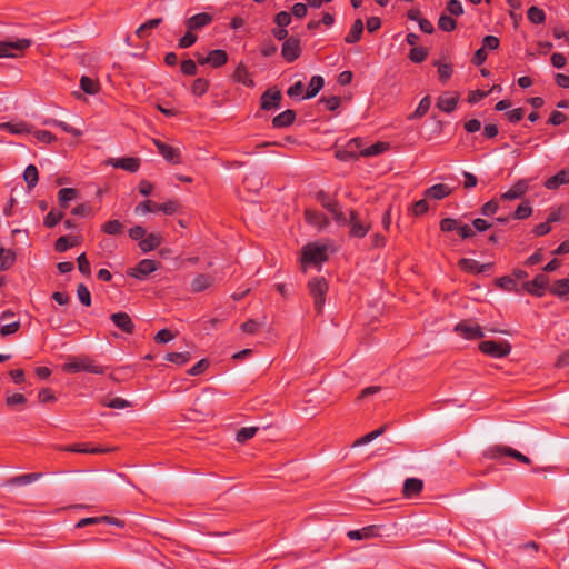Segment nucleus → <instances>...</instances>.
<instances>
[{
    "mask_svg": "<svg viewBox=\"0 0 569 569\" xmlns=\"http://www.w3.org/2000/svg\"><path fill=\"white\" fill-rule=\"evenodd\" d=\"M351 147L355 148H361L362 147V140L359 138L351 139L345 148L338 150L336 152V157L341 161H353L358 160L360 156V151H352L350 150Z\"/></svg>",
    "mask_w": 569,
    "mask_h": 569,
    "instance_id": "nucleus-16",
    "label": "nucleus"
},
{
    "mask_svg": "<svg viewBox=\"0 0 569 569\" xmlns=\"http://www.w3.org/2000/svg\"><path fill=\"white\" fill-rule=\"evenodd\" d=\"M329 212L332 214V218L337 223L347 224V221L349 220V218H347L346 214L343 213L342 208L339 204V202L336 203V206H333L329 210Z\"/></svg>",
    "mask_w": 569,
    "mask_h": 569,
    "instance_id": "nucleus-60",
    "label": "nucleus"
},
{
    "mask_svg": "<svg viewBox=\"0 0 569 569\" xmlns=\"http://www.w3.org/2000/svg\"><path fill=\"white\" fill-rule=\"evenodd\" d=\"M232 79L236 82L241 83L249 88H252L254 86V81L250 77L248 69L243 63H239L237 66V68L234 69V72L232 74Z\"/></svg>",
    "mask_w": 569,
    "mask_h": 569,
    "instance_id": "nucleus-26",
    "label": "nucleus"
},
{
    "mask_svg": "<svg viewBox=\"0 0 569 569\" xmlns=\"http://www.w3.org/2000/svg\"><path fill=\"white\" fill-rule=\"evenodd\" d=\"M0 130L9 131L12 134H26L31 132V128L28 123L20 121V122H2L0 123Z\"/></svg>",
    "mask_w": 569,
    "mask_h": 569,
    "instance_id": "nucleus-29",
    "label": "nucleus"
},
{
    "mask_svg": "<svg viewBox=\"0 0 569 569\" xmlns=\"http://www.w3.org/2000/svg\"><path fill=\"white\" fill-rule=\"evenodd\" d=\"M23 179L29 189H32L37 186L39 181L38 169L34 164H29L23 171Z\"/></svg>",
    "mask_w": 569,
    "mask_h": 569,
    "instance_id": "nucleus-41",
    "label": "nucleus"
},
{
    "mask_svg": "<svg viewBox=\"0 0 569 569\" xmlns=\"http://www.w3.org/2000/svg\"><path fill=\"white\" fill-rule=\"evenodd\" d=\"M179 207L180 206L177 200H168L167 202L157 203V206H154V208H157V211H161L164 214H173L174 212L178 211Z\"/></svg>",
    "mask_w": 569,
    "mask_h": 569,
    "instance_id": "nucleus-57",
    "label": "nucleus"
},
{
    "mask_svg": "<svg viewBox=\"0 0 569 569\" xmlns=\"http://www.w3.org/2000/svg\"><path fill=\"white\" fill-rule=\"evenodd\" d=\"M78 190L74 188H62L58 191L59 206L63 209L69 207V202L78 198Z\"/></svg>",
    "mask_w": 569,
    "mask_h": 569,
    "instance_id": "nucleus-32",
    "label": "nucleus"
},
{
    "mask_svg": "<svg viewBox=\"0 0 569 569\" xmlns=\"http://www.w3.org/2000/svg\"><path fill=\"white\" fill-rule=\"evenodd\" d=\"M209 81L204 78H197L191 86V92L197 96L201 97L209 90Z\"/></svg>",
    "mask_w": 569,
    "mask_h": 569,
    "instance_id": "nucleus-49",
    "label": "nucleus"
},
{
    "mask_svg": "<svg viewBox=\"0 0 569 569\" xmlns=\"http://www.w3.org/2000/svg\"><path fill=\"white\" fill-rule=\"evenodd\" d=\"M181 72L186 76H196L198 72L196 61L191 59L183 60L180 66Z\"/></svg>",
    "mask_w": 569,
    "mask_h": 569,
    "instance_id": "nucleus-64",
    "label": "nucleus"
},
{
    "mask_svg": "<svg viewBox=\"0 0 569 569\" xmlns=\"http://www.w3.org/2000/svg\"><path fill=\"white\" fill-rule=\"evenodd\" d=\"M208 56L212 68H220L228 62V53L222 49L211 50Z\"/></svg>",
    "mask_w": 569,
    "mask_h": 569,
    "instance_id": "nucleus-37",
    "label": "nucleus"
},
{
    "mask_svg": "<svg viewBox=\"0 0 569 569\" xmlns=\"http://www.w3.org/2000/svg\"><path fill=\"white\" fill-rule=\"evenodd\" d=\"M529 190V181L527 179H519L512 187L500 196V200H516L521 199Z\"/></svg>",
    "mask_w": 569,
    "mask_h": 569,
    "instance_id": "nucleus-15",
    "label": "nucleus"
},
{
    "mask_svg": "<svg viewBox=\"0 0 569 569\" xmlns=\"http://www.w3.org/2000/svg\"><path fill=\"white\" fill-rule=\"evenodd\" d=\"M453 330L467 340H477L485 336L482 328L479 325H472L468 320L458 322Z\"/></svg>",
    "mask_w": 569,
    "mask_h": 569,
    "instance_id": "nucleus-8",
    "label": "nucleus"
},
{
    "mask_svg": "<svg viewBox=\"0 0 569 569\" xmlns=\"http://www.w3.org/2000/svg\"><path fill=\"white\" fill-rule=\"evenodd\" d=\"M198 40L194 31L187 29V32L178 40V48L187 49L192 47Z\"/></svg>",
    "mask_w": 569,
    "mask_h": 569,
    "instance_id": "nucleus-51",
    "label": "nucleus"
},
{
    "mask_svg": "<svg viewBox=\"0 0 569 569\" xmlns=\"http://www.w3.org/2000/svg\"><path fill=\"white\" fill-rule=\"evenodd\" d=\"M153 143L158 152L170 163L178 164L181 162V153L178 148L167 144L158 139H153Z\"/></svg>",
    "mask_w": 569,
    "mask_h": 569,
    "instance_id": "nucleus-13",
    "label": "nucleus"
},
{
    "mask_svg": "<svg viewBox=\"0 0 569 569\" xmlns=\"http://www.w3.org/2000/svg\"><path fill=\"white\" fill-rule=\"evenodd\" d=\"M527 18L535 24H541L546 20V13L542 9L532 6L527 11Z\"/></svg>",
    "mask_w": 569,
    "mask_h": 569,
    "instance_id": "nucleus-46",
    "label": "nucleus"
},
{
    "mask_svg": "<svg viewBox=\"0 0 569 569\" xmlns=\"http://www.w3.org/2000/svg\"><path fill=\"white\" fill-rule=\"evenodd\" d=\"M29 39H18L16 41H0V58H14L16 51L23 52L31 46Z\"/></svg>",
    "mask_w": 569,
    "mask_h": 569,
    "instance_id": "nucleus-5",
    "label": "nucleus"
},
{
    "mask_svg": "<svg viewBox=\"0 0 569 569\" xmlns=\"http://www.w3.org/2000/svg\"><path fill=\"white\" fill-rule=\"evenodd\" d=\"M362 33H363V22L361 19H357L353 22L350 31L345 37V42L349 43V44L357 43L358 41H360Z\"/></svg>",
    "mask_w": 569,
    "mask_h": 569,
    "instance_id": "nucleus-31",
    "label": "nucleus"
},
{
    "mask_svg": "<svg viewBox=\"0 0 569 569\" xmlns=\"http://www.w3.org/2000/svg\"><path fill=\"white\" fill-rule=\"evenodd\" d=\"M111 164L114 168H120V169L129 171V172H137L140 167V161L138 158L124 157V158L112 159Z\"/></svg>",
    "mask_w": 569,
    "mask_h": 569,
    "instance_id": "nucleus-23",
    "label": "nucleus"
},
{
    "mask_svg": "<svg viewBox=\"0 0 569 569\" xmlns=\"http://www.w3.org/2000/svg\"><path fill=\"white\" fill-rule=\"evenodd\" d=\"M325 84V80L321 76H313L311 79H310V82L308 84V88H307V91H306V94H305V99H311L313 97H316L319 91L322 89Z\"/></svg>",
    "mask_w": 569,
    "mask_h": 569,
    "instance_id": "nucleus-38",
    "label": "nucleus"
},
{
    "mask_svg": "<svg viewBox=\"0 0 569 569\" xmlns=\"http://www.w3.org/2000/svg\"><path fill=\"white\" fill-rule=\"evenodd\" d=\"M423 489V481L418 478H408L405 480L402 493L406 498L418 496Z\"/></svg>",
    "mask_w": 569,
    "mask_h": 569,
    "instance_id": "nucleus-22",
    "label": "nucleus"
},
{
    "mask_svg": "<svg viewBox=\"0 0 569 569\" xmlns=\"http://www.w3.org/2000/svg\"><path fill=\"white\" fill-rule=\"evenodd\" d=\"M78 243L77 239H74L73 241H70V237L68 236H61L60 238H58L54 242V250L57 252H64L67 251L69 248L76 246Z\"/></svg>",
    "mask_w": 569,
    "mask_h": 569,
    "instance_id": "nucleus-52",
    "label": "nucleus"
},
{
    "mask_svg": "<svg viewBox=\"0 0 569 569\" xmlns=\"http://www.w3.org/2000/svg\"><path fill=\"white\" fill-rule=\"evenodd\" d=\"M162 18H153L142 23L137 30L136 36L139 39H144L149 36L150 31L162 23Z\"/></svg>",
    "mask_w": 569,
    "mask_h": 569,
    "instance_id": "nucleus-35",
    "label": "nucleus"
},
{
    "mask_svg": "<svg viewBox=\"0 0 569 569\" xmlns=\"http://www.w3.org/2000/svg\"><path fill=\"white\" fill-rule=\"evenodd\" d=\"M378 529L376 526H368L362 529L358 530H350L348 531L347 536L351 540H363V539H370L376 536H378Z\"/></svg>",
    "mask_w": 569,
    "mask_h": 569,
    "instance_id": "nucleus-28",
    "label": "nucleus"
},
{
    "mask_svg": "<svg viewBox=\"0 0 569 569\" xmlns=\"http://www.w3.org/2000/svg\"><path fill=\"white\" fill-rule=\"evenodd\" d=\"M63 217H64V213L62 211H57V210L52 209L44 217L43 226L46 228H53L63 219Z\"/></svg>",
    "mask_w": 569,
    "mask_h": 569,
    "instance_id": "nucleus-48",
    "label": "nucleus"
},
{
    "mask_svg": "<svg viewBox=\"0 0 569 569\" xmlns=\"http://www.w3.org/2000/svg\"><path fill=\"white\" fill-rule=\"evenodd\" d=\"M80 87L88 94H96V93H98V91L100 89L98 81H96L92 78H89L87 76L81 77Z\"/></svg>",
    "mask_w": 569,
    "mask_h": 569,
    "instance_id": "nucleus-44",
    "label": "nucleus"
},
{
    "mask_svg": "<svg viewBox=\"0 0 569 569\" xmlns=\"http://www.w3.org/2000/svg\"><path fill=\"white\" fill-rule=\"evenodd\" d=\"M258 431L257 427H243L240 430H238L236 435V439L238 442L243 443L247 440L253 438Z\"/></svg>",
    "mask_w": 569,
    "mask_h": 569,
    "instance_id": "nucleus-54",
    "label": "nucleus"
},
{
    "mask_svg": "<svg viewBox=\"0 0 569 569\" xmlns=\"http://www.w3.org/2000/svg\"><path fill=\"white\" fill-rule=\"evenodd\" d=\"M77 262L79 271L83 276L89 277L91 274V267L84 252L77 258Z\"/></svg>",
    "mask_w": 569,
    "mask_h": 569,
    "instance_id": "nucleus-62",
    "label": "nucleus"
},
{
    "mask_svg": "<svg viewBox=\"0 0 569 569\" xmlns=\"http://www.w3.org/2000/svg\"><path fill=\"white\" fill-rule=\"evenodd\" d=\"M213 21V16L208 12H201L193 14L184 20V26L187 29L192 31H200L203 28L211 24Z\"/></svg>",
    "mask_w": 569,
    "mask_h": 569,
    "instance_id": "nucleus-12",
    "label": "nucleus"
},
{
    "mask_svg": "<svg viewBox=\"0 0 569 569\" xmlns=\"http://www.w3.org/2000/svg\"><path fill=\"white\" fill-rule=\"evenodd\" d=\"M316 199L328 211L333 206H336V203H338V201L336 199L331 198L327 192H325L322 190L317 192Z\"/></svg>",
    "mask_w": 569,
    "mask_h": 569,
    "instance_id": "nucleus-56",
    "label": "nucleus"
},
{
    "mask_svg": "<svg viewBox=\"0 0 569 569\" xmlns=\"http://www.w3.org/2000/svg\"><path fill=\"white\" fill-rule=\"evenodd\" d=\"M16 261V253L10 249L0 250V268L7 270L13 266Z\"/></svg>",
    "mask_w": 569,
    "mask_h": 569,
    "instance_id": "nucleus-45",
    "label": "nucleus"
},
{
    "mask_svg": "<svg viewBox=\"0 0 569 569\" xmlns=\"http://www.w3.org/2000/svg\"><path fill=\"white\" fill-rule=\"evenodd\" d=\"M62 370L69 373L86 371L94 375L104 373V369L87 356L73 357L62 366Z\"/></svg>",
    "mask_w": 569,
    "mask_h": 569,
    "instance_id": "nucleus-1",
    "label": "nucleus"
},
{
    "mask_svg": "<svg viewBox=\"0 0 569 569\" xmlns=\"http://www.w3.org/2000/svg\"><path fill=\"white\" fill-rule=\"evenodd\" d=\"M328 247L326 244L310 242L302 248L301 264L303 267L306 264H320L328 261Z\"/></svg>",
    "mask_w": 569,
    "mask_h": 569,
    "instance_id": "nucleus-2",
    "label": "nucleus"
},
{
    "mask_svg": "<svg viewBox=\"0 0 569 569\" xmlns=\"http://www.w3.org/2000/svg\"><path fill=\"white\" fill-rule=\"evenodd\" d=\"M159 268V262L152 259H142L138 262V264L133 268H130L127 271V274L142 280L146 279L150 273L154 272Z\"/></svg>",
    "mask_w": 569,
    "mask_h": 569,
    "instance_id": "nucleus-6",
    "label": "nucleus"
},
{
    "mask_svg": "<svg viewBox=\"0 0 569 569\" xmlns=\"http://www.w3.org/2000/svg\"><path fill=\"white\" fill-rule=\"evenodd\" d=\"M451 193L447 184H433L425 191V196L431 199L441 200Z\"/></svg>",
    "mask_w": 569,
    "mask_h": 569,
    "instance_id": "nucleus-30",
    "label": "nucleus"
},
{
    "mask_svg": "<svg viewBox=\"0 0 569 569\" xmlns=\"http://www.w3.org/2000/svg\"><path fill=\"white\" fill-rule=\"evenodd\" d=\"M77 295L82 305H84L86 307L91 306V295L86 284H78Z\"/></svg>",
    "mask_w": 569,
    "mask_h": 569,
    "instance_id": "nucleus-58",
    "label": "nucleus"
},
{
    "mask_svg": "<svg viewBox=\"0 0 569 569\" xmlns=\"http://www.w3.org/2000/svg\"><path fill=\"white\" fill-rule=\"evenodd\" d=\"M479 350L492 358H503L511 352V345L506 340H485L479 343Z\"/></svg>",
    "mask_w": 569,
    "mask_h": 569,
    "instance_id": "nucleus-4",
    "label": "nucleus"
},
{
    "mask_svg": "<svg viewBox=\"0 0 569 569\" xmlns=\"http://www.w3.org/2000/svg\"><path fill=\"white\" fill-rule=\"evenodd\" d=\"M33 136L38 141L46 144H50L57 140V137L47 130H36Z\"/></svg>",
    "mask_w": 569,
    "mask_h": 569,
    "instance_id": "nucleus-61",
    "label": "nucleus"
},
{
    "mask_svg": "<svg viewBox=\"0 0 569 569\" xmlns=\"http://www.w3.org/2000/svg\"><path fill=\"white\" fill-rule=\"evenodd\" d=\"M486 456L489 458H492V459L499 458L502 456H508V457L515 458L516 460H518L519 462L525 463V465H529L531 462L527 456L522 455L521 452H519L516 449H512V448L506 447V446L491 447L488 449Z\"/></svg>",
    "mask_w": 569,
    "mask_h": 569,
    "instance_id": "nucleus-7",
    "label": "nucleus"
},
{
    "mask_svg": "<svg viewBox=\"0 0 569 569\" xmlns=\"http://www.w3.org/2000/svg\"><path fill=\"white\" fill-rule=\"evenodd\" d=\"M549 284V278L545 273L537 274L532 280L522 284L523 289L536 297H542Z\"/></svg>",
    "mask_w": 569,
    "mask_h": 569,
    "instance_id": "nucleus-11",
    "label": "nucleus"
},
{
    "mask_svg": "<svg viewBox=\"0 0 569 569\" xmlns=\"http://www.w3.org/2000/svg\"><path fill=\"white\" fill-rule=\"evenodd\" d=\"M301 54L300 39L298 37H289L284 40L281 48V56L287 62H293Z\"/></svg>",
    "mask_w": 569,
    "mask_h": 569,
    "instance_id": "nucleus-10",
    "label": "nucleus"
},
{
    "mask_svg": "<svg viewBox=\"0 0 569 569\" xmlns=\"http://www.w3.org/2000/svg\"><path fill=\"white\" fill-rule=\"evenodd\" d=\"M388 148H389V143L382 142V141H378L376 143L371 144L370 147L361 149L360 150V156L361 157L378 156V154H381L382 152H385Z\"/></svg>",
    "mask_w": 569,
    "mask_h": 569,
    "instance_id": "nucleus-40",
    "label": "nucleus"
},
{
    "mask_svg": "<svg viewBox=\"0 0 569 569\" xmlns=\"http://www.w3.org/2000/svg\"><path fill=\"white\" fill-rule=\"evenodd\" d=\"M438 27L445 32H451L457 28V22L450 14L442 13L438 20Z\"/></svg>",
    "mask_w": 569,
    "mask_h": 569,
    "instance_id": "nucleus-47",
    "label": "nucleus"
},
{
    "mask_svg": "<svg viewBox=\"0 0 569 569\" xmlns=\"http://www.w3.org/2000/svg\"><path fill=\"white\" fill-rule=\"evenodd\" d=\"M569 183V168L558 171L556 174L548 178L543 186L549 190H556L563 184Z\"/></svg>",
    "mask_w": 569,
    "mask_h": 569,
    "instance_id": "nucleus-20",
    "label": "nucleus"
},
{
    "mask_svg": "<svg viewBox=\"0 0 569 569\" xmlns=\"http://www.w3.org/2000/svg\"><path fill=\"white\" fill-rule=\"evenodd\" d=\"M164 359L177 365H184L191 359V353L189 351L169 352L166 355Z\"/></svg>",
    "mask_w": 569,
    "mask_h": 569,
    "instance_id": "nucleus-50",
    "label": "nucleus"
},
{
    "mask_svg": "<svg viewBox=\"0 0 569 569\" xmlns=\"http://www.w3.org/2000/svg\"><path fill=\"white\" fill-rule=\"evenodd\" d=\"M458 266L466 272L478 274L491 269L492 263L480 264L477 260L462 258L459 260Z\"/></svg>",
    "mask_w": 569,
    "mask_h": 569,
    "instance_id": "nucleus-19",
    "label": "nucleus"
},
{
    "mask_svg": "<svg viewBox=\"0 0 569 569\" xmlns=\"http://www.w3.org/2000/svg\"><path fill=\"white\" fill-rule=\"evenodd\" d=\"M428 51L423 47H415L410 50L408 57L415 63H421L426 60Z\"/></svg>",
    "mask_w": 569,
    "mask_h": 569,
    "instance_id": "nucleus-55",
    "label": "nucleus"
},
{
    "mask_svg": "<svg viewBox=\"0 0 569 569\" xmlns=\"http://www.w3.org/2000/svg\"><path fill=\"white\" fill-rule=\"evenodd\" d=\"M446 11L450 16L459 17L463 14V7L459 0H449L446 4Z\"/></svg>",
    "mask_w": 569,
    "mask_h": 569,
    "instance_id": "nucleus-59",
    "label": "nucleus"
},
{
    "mask_svg": "<svg viewBox=\"0 0 569 569\" xmlns=\"http://www.w3.org/2000/svg\"><path fill=\"white\" fill-rule=\"evenodd\" d=\"M281 92L277 88H270L266 90L260 99V108L262 110H273L277 109L281 101Z\"/></svg>",
    "mask_w": 569,
    "mask_h": 569,
    "instance_id": "nucleus-14",
    "label": "nucleus"
},
{
    "mask_svg": "<svg viewBox=\"0 0 569 569\" xmlns=\"http://www.w3.org/2000/svg\"><path fill=\"white\" fill-rule=\"evenodd\" d=\"M303 216L308 224L313 226L319 230H322L329 226V220L322 212L312 209H306Z\"/></svg>",
    "mask_w": 569,
    "mask_h": 569,
    "instance_id": "nucleus-18",
    "label": "nucleus"
},
{
    "mask_svg": "<svg viewBox=\"0 0 569 569\" xmlns=\"http://www.w3.org/2000/svg\"><path fill=\"white\" fill-rule=\"evenodd\" d=\"M549 292L558 298H565L569 295V279L556 280L550 287Z\"/></svg>",
    "mask_w": 569,
    "mask_h": 569,
    "instance_id": "nucleus-33",
    "label": "nucleus"
},
{
    "mask_svg": "<svg viewBox=\"0 0 569 569\" xmlns=\"http://www.w3.org/2000/svg\"><path fill=\"white\" fill-rule=\"evenodd\" d=\"M61 450L68 452H79V453H104L110 451L108 448L93 447L88 448L84 445H70L61 447Z\"/></svg>",
    "mask_w": 569,
    "mask_h": 569,
    "instance_id": "nucleus-34",
    "label": "nucleus"
},
{
    "mask_svg": "<svg viewBox=\"0 0 569 569\" xmlns=\"http://www.w3.org/2000/svg\"><path fill=\"white\" fill-rule=\"evenodd\" d=\"M386 426H381L380 428L362 436L355 442V446H361L371 442L376 438L380 437L386 431Z\"/></svg>",
    "mask_w": 569,
    "mask_h": 569,
    "instance_id": "nucleus-53",
    "label": "nucleus"
},
{
    "mask_svg": "<svg viewBox=\"0 0 569 569\" xmlns=\"http://www.w3.org/2000/svg\"><path fill=\"white\" fill-rule=\"evenodd\" d=\"M43 124L59 127L62 131L70 133L74 137H80L82 134V132L79 129H77L61 120L49 118L43 121Z\"/></svg>",
    "mask_w": 569,
    "mask_h": 569,
    "instance_id": "nucleus-39",
    "label": "nucleus"
},
{
    "mask_svg": "<svg viewBox=\"0 0 569 569\" xmlns=\"http://www.w3.org/2000/svg\"><path fill=\"white\" fill-rule=\"evenodd\" d=\"M347 224L350 227V236L355 238H363L371 229V224L360 219L355 210H350Z\"/></svg>",
    "mask_w": 569,
    "mask_h": 569,
    "instance_id": "nucleus-9",
    "label": "nucleus"
},
{
    "mask_svg": "<svg viewBox=\"0 0 569 569\" xmlns=\"http://www.w3.org/2000/svg\"><path fill=\"white\" fill-rule=\"evenodd\" d=\"M162 243V237L160 233H149L140 242L139 248L143 253L150 252L157 249Z\"/></svg>",
    "mask_w": 569,
    "mask_h": 569,
    "instance_id": "nucleus-24",
    "label": "nucleus"
},
{
    "mask_svg": "<svg viewBox=\"0 0 569 569\" xmlns=\"http://www.w3.org/2000/svg\"><path fill=\"white\" fill-rule=\"evenodd\" d=\"M110 320L113 325L119 328L122 332L131 335L134 331V323L131 317L123 311L114 312L110 316Z\"/></svg>",
    "mask_w": 569,
    "mask_h": 569,
    "instance_id": "nucleus-17",
    "label": "nucleus"
},
{
    "mask_svg": "<svg viewBox=\"0 0 569 569\" xmlns=\"http://www.w3.org/2000/svg\"><path fill=\"white\" fill-rule=\"evenodd\" d=\"M499 209V202L498 200L496 199H492L488 202H486L481 209H480V212L482 216H486V217H491L493 216Z\"/></svg>",
    "mask_w": 569,
    "mask_h": 569,
    "instance_id": "nucleus-63",
    "label": "nucleus"
},
{
    "mask_svg": "<svg viewBox=\"0 0 569 569\" xmlns=\"http://www.w3.org/2000/svg\"><path fill=\"white\" fill-rule=\"evenodd\" d=\"M214 282V279L210 274L200 273L196 276L191 281V291L192 292H202L206 289L210 288Z\"/></svg>",
    "mask_w": 569,
    "mask_h": 569,
    "instance_id": "nucleus-25",
    "label": "nucleus"
},
{
    "mask_svg": "<svg viewBox=\"0 0 569 569\" xmlns=\"http://www.w3.org/2000/svg\"><path fill=\"white\" fill-rule=\"evenodd\" d=\"M532 207L528 200L522 201L515 210L512 218L517 220H523L532 214Z\"/></svg>",
    "mask_w": 569,
    "mask_h": 569,
    "instance_id": "nucleus-43",
    "label": "nucleus"
},
{
    "mask_svg": "<svg viewBox=\"0 0 569 569\" xmlns=\"http://www.w3.org/2000/svg\"><path fill=\"white\" fill-rule=\"evenodd\" d=\"M296 120V112L291 109H288L278 116H276L272 120V127L277 129L287 128L291 126Z\"/></svg>",
    "mask_w": 569,
    "mask_h": 569,
    "instance_id": "nucleus-27",
    "label": "nucleus"
},
{
    "mask_svg": "<svg viewBox=\"0 0 569 569\" xmlns=\"http://www.w3.org/2000/svg\"><path fill=\"white\" fill-rule=\"evenodd\" d=\"M459 96L457 93H445L437 99V107L447 113L456 110Z\"/></svg>",
    "mask_w": 569,
    "mask_h": 569,
    "instance_id": "nucleus-21",
    "label": "nucleus"
},
{
    "mask_svg": "<svg viewBox=\"0 0 569 569\" xmlns=\"http://www.w3.org/2000/svg\"><path fill=\"white\" fill-rule=\"evenodd\" d=\"M430 106H431V99H430V97H429V96L423 97V98L420 100V102H419V104H418L417 109L413 111V113H411V114L408 117V119H409V120H412V119H419V118L423 117V116L429 111Z\"/></svg>",
    "mask_w": 569,
    "mask_h": 569,
    "instance_id": "nucleus-42",
    "label": "nucleus"
},
{
    "mask_svg": "<svg viewBox=\"0 0 569 569\" xmlns=\"http://www.w3.org/2000/svg\"><path fill=\"white\" fill-rule=\"evenodd\" d=\"M328 288V282L323 277H315L308 282V289L313 298V306L317 313H321L323 310Z\"/></svg>",
    "mask_w": 569,
    "mask_h": 569,
    "instance_id": "nucleus-3",
    "label": "nucleus"
},
{
    "mask_svg": "<svg viewBox=\"0 0 569 569\" xmlns=\"http://www.w3.org/2000/svg\"><path fill=\"white\" fill-rule=\"evenodd\" d=\"M101 231L109 236H120L124 232V224L117 219L109 220L101 226Z\"/></svg>",
    "mask_w": 569,
    "mask_h": 569,
    "instance_id": "nucleus-36",
    "label": "nucleus"
}]
</instances>
